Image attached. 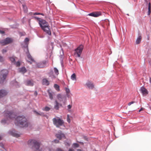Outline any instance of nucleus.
Masks as SVG:
<instances>
[{"instance_id": "f257e3e1", "label": "nucleus", "mask_w": 151, "mask_h": 151, "mask_svg": "<svg viewBox=\"0 0 151 151\" xmlns=\"http://www.w3.org/2000/svg\"><path fill=\"white\" fill-rule=\"evenodd\" d=\"M4 114V116L6 117V119H3L1 121V123L4 124L8 123L11 120H13L16 116L14 113L9 111H5Z\"/></svg>"}, {"instance_id": "f03ea898", "label": "nucleus", "mask_w": 151, "mask_h": 151, "mask_svg": "<svg viewBox=\"0 0 151 151\" xmlns=\"http://www.w3.org/2000/svg\"><path fill=\"white\" fill-rule=\"evenodd\" d=\"M15 124L22 127H27L28 125L27 119L24 116H19L15 118Z\"/></svg>"}, {"instance_id": "7ed1b4c3", "label": "nucleus", "mask_w": 151, "mask_h": 151, "mask_svg": "<svg viewBox=\"0 0 151 151\" xmlns=\"http://www.w3.org/2000/svg\"><path fill=\"white\" fill-rule=\"evenodd\" d=\"M28 143L29 145L33 146L34 151H42V149L40 147V144L36 140H29Z\"/></svg>"}, {"instance_id": "20e7f679", "label": "nucleus", "mask_w": 151, "mask_h": 151, "mask_svg": "<svg viewBox=\"0 0 151 151\" xmlns=\"http://www.w3.org/2000/svg\"><path fill=\"white\" fill-rule=\"evenodd\" d=\"M52 121L54 124L57 127L62 126L64 123L63 121L58 117L53 118Z\"/></svg>"}, {"instance_id": "39448f33", "label": "nucleus", "mask_w": 151, "mask_h": 151, "mask_svg": "<svg viewBox=\"0 0 151 151\" xmlns=\"http://www.w3.org/2000/svg\"><path fill=\"white\" fill-rule=\"evenodd\" d=\"M8 74V71L6 70H3L0 72V83H3L5 81Z\"/></svg>"}, {"instance_id": "423d86ee", "label": "nucleus", "mask_w": 151, "mask_h": 151, "mask_svg": "<svg viewBox=\"0 0 151 151\" xmlns=\"http://www.w3.org/2000/svg\"><path fill=\"white\" fill-rule=\"evenodd\" d=\"M83 48V47L82 45H80L76 49H75L74 55H76L78 57H80Z\"/></svg>"}, {"instance_id": "0eeeda50", "label": "nucleus", "mask_w": 151, "mask_h": 151, "mask_svg": "<svg viewBox=\"0 0 151 151\" xmlns=\"http://www.w3.org/2000/svg\"><path fill=\"white\" fill-rule=\"evenodd\" d=\"M57 98L59 101L63 104H65L66 102V99L65 96L63 95L59 94L57 96Z\"/></svg>"}, {"instance_id": "6e6552de", "label": "nucleus", "mask_w": 151, "mask_h": 151, "mask_svg": "<svg viewBox=\"0 0 151 151\" xmlns=\"http://www.w3.org/2000/svg\"><path fill=\"white\" fill-rule=\"evenodd\" d=\"M34 18L37 19V20L39 21V24L41 27H43L45 26H47L48 25V24L47 22L45 20L42 19H41L38 18L36 17H34Z\"/></svg>"}, {"instance_id": "1a4fd4ad", "label": "nucleus", "mask_w": 151, "mask_h": 151, "mask_svg": "<svg viewBox=\"0 0 151 151\" xmlns=\"http://www.w3.org/2000/svg\"><path fill=\"white\" fill-rule=\"evenodd\" d=\"M13 41V40L12 39L8 37L1 41L0 43L2 45H5L12 43Z\"/></svg>"}, {"instance_id": "9d476101", "label": "nucleus", "mask_w": 151, "mask_h": 151, "mask_svg": "<svg viewBox=\"0 0 151 151\" xmlns=\"http://www.w3.org/2000/svg\"><path fill=\"white\" fill-rule=\"evenodd\" d=\"M85 86L87 88L92 89L94 87V86L93 82L90 81H87L85 85Z\"/></svg>"}, {"instance_id": "9b49d317", "label": "nucleus", "mask_w": 151, "mask_h": 151, "mask_svg": "<svg viewBox=\"0 0 151 151\" xmlns=\"http://www.w3.org/2000/svg\"><path fill=\"white\" fill-rule=\"evenodd\" d=\"M9 134L13 136L18 137L20 136V134L18 133L14 129L10 130L9 132Z\"/></svg>"}, {"instance_id": "f8f14e48", "label": "nucleus", "mask_w": 151, "mask_h": 151, "mask_svg": "<svg viewBox=\"0 0 151 151\" xmlns=\"http://www.w3.org/2000/svg\"><path fill=\"white\" fill-rule=\"evenodd\" d=\"M43 31L47 33L49 35H50L51 34V32L49 29V26L48 25L47 26H45L41 28Z\"/></svg>"}, {"instance_id": "ddd939ff", "label": "nucleus", "mask_w": 151, "mask_h": 151, "mask_svg": "<svg viewBox=\"0 0 151 151\" xmlns=\"http://www.w3.org/2000/svg\"><path fill=\"white\" fill-rule=\"evenodd\" d=\"M56 137L59 140H61L62 138L65 137L64 134L62 133L60 131H59L56 134Z\"/></svg>"}, {"instance_id": "4468645a", "label": "nucleus", "mask_w": 151, "mask_h": 151, "mask_svg": "<svg viewBox=\"0 0 151 151\" xmlns=\"http://www.w3.org/2000/svg\"><path fill=\"white\" fill-rule=\"evenodd\" d=\"M62 104L59 103L58 101L56 100L54 102V108L56 110H58L59 109L60 106H62Z\"/></svg>"}, {"instance_id": "2eb2a0df", "label": "nucleus", "mask_w": 151, "mask_h": 151, "mask_svg": "<svg viewBox=\"0 0 151 151\" xmlns=\"http://www.w3.org/2000/svg\"><path fill=\"white\" fill-rule=\"evenodd\" d=\"M46 63V61H43L42 62L37 63V67L38 68L44 67L45 66Z\"/></svg>"}, {"instance_id": "dca6fc26", "label": "nucleus", "mask_w": 151, "mask_h": 151, "mask_svg": "<svg viewBox=\"0 0 151 151\" xmlns=\"http://www.w3.org/2000/svg\"><path fill=\"white\" fill-rule=\"evenodd\" d=\"M7 93V92L4 90H0V98H2L6 96Z\"/></svg>"}, {"instance_id": "f3484780", "label": "nucleus", "mask_w": 151, "mask_h": 151, "mask_svg": "<svg viewBox=\"0 0 151 151\" xmlns=\"http://www.w3.org/2000/svg\"><path fill=\"white\" fill-rule=\"evenodd\" d=\"M101 15V13L99 12H93L88 14V15L94 17H98Z\"/></svg>"}, {"instance_id": "a211bd4d", "label": "nucleus", "mask_w": 151, "mask_h": 151, "mask_svg": "<svg viewBox=\"0 0 151 151\" xmlns=\"http://www.w3.org/2000/svg\"><path fill=\"white\" fill-rule=\"evenodd\" d=\"M140 91L143 95H146L148 93L147 90L144 87H142L141 88Z\"/></svg>"}, {"instance_id": "6ab92c4d", "label": "nucleus", "mask_w": 151, "mask_h": 151, "mask_svg": "<svg viewBox=\"0 0 151 151\" xmlns=\"http://www.w3.org/2000/svg\"><path fill=\"white\" fill-rule=\"evenodd\" d=\"M25 84L26 85L32 86L34 85V83L32 80H28L26 81Z\"/></svg>"}, {"instance_id": "aec40b11", "label": "nucleus", "mask_w": 151, "mask_h": 151, "mask_svg": "<svg viewBox=\"0 0 151 151\" xmlns=\"http://www.w3.org/2000/svg\"><path fill=\"white\" fill-rule=\"evenodd\" d=\"M142 37L140 35H139L136 41L137 44H139L141 41Z\"/></svg>"}, {"instance_id": "412c9836", "label": "nucleus", "mask_w": 151, "mask_h": 151, "mask_svg": "<svg viewBox=\"0 0 151 151\" xmlns=\"http://www.w3.org/2000/svg\"><path fill=\"white\" fill-rule=\"evenodd\" d=\"M55 95L54 93L52 92H50V91H48V95L50 99L51 100L53 99V96Z\"/></svg>"}, {"instance_id": "4be33fe9", "label": "nucleus", "mask_w": 151, "mask_h": 151, "mask_svg": "<svg viewBox=\"0 0 151 151\" xmlns=\"http://www.w3.org/2000/svg\"><path fill=\"white\" fill-rule=\"evenodd\" d=\"M17 58L14 57H12L10 58V60L11 62L14 64L15 63V61L17 60Z\"/></svg>"}, {"instance_id": "5701e85b", "label": "nucleus", "mask_w": 151, "mask_h": 151, "mask_svg": "<svg viewBox=\"0 0 151 151\" xmlns=\"http://www.w3.org/2000/svg\"><path fill=\"white\" fill-rule=\"evenodd\" d=\"M19 72L23 73H25L27 71V70L24 67H22V68H19Z\"/></svg>"}, {"instance_id": "b1692460", "label": "nucleus", "mask_w": 151, "mask_h": 151, "mask_svg": "<svg viewBox=\"0 0 151 151\" xmlns=\"http://www.w3.org/2000/svg\"><path fill=\"white\" fill-rule=\"evenodd\" d=\"M42 83L43 84L48 85L49 84V81L46 79H44L42 80Z\"/></svg>"}, {"instance_id": "393cba45", "label": "nucleus", "mask_w": 151, "mask_h": 151, "mask_svg": "<svg viewBox=\"0 0 151 151\" xmlns=\"http://www.w3.org/2000/svg\"><path fill=\"white\" fill-rule=\"evenodd\" d=\"M71 79L73 81H76V74L73 73L71 76Z\"/></svg>"}, {"instance_id": "a878e982", "label": "nucleus", "mask_w": 151, "mask_h": 151, "mask_svg": "<svg viewBox=\"0 0 151 151\" xmlns=\"http://www.w3.org/2000/svg\"><path fill=\"white\" fill-rule=\"evenodd\" d=\"M64 144L66 146L69 147L70 145L71 142L70 141L67 140L65 142Z\"/></svg>"}, {"instance_id": "bb28decb", "label": "nucleus", "mask_w": 151, "mask_h": 151, "mask_svg": "<svg viewBox=\"0 0 151 151\" xmlns=\"http://www.w3.org/2000/svg\"><path fill=\"white\" fill-rule=\"evenodd\" d=\"M27 57L30 60L33 61H34L33 59L32 58L31 55L29 54L27 55Z\"/></svg>"}, {"instance_id": "cd10ccee", "label": "nucleus", "mask_w": 151, "mask_h": 151, "mask_svg": "<svg viewBox=\"0 0 151 151\" xmlns=\"http://www.w3.org/2000/svg\"><path fill=\"white\" fill-rule=\"evenodd\" d=\"M29 39L27 38H26L24 41V42L25 43V46L24 47H27V42L29 41Z\"/></svg>"}, {"instance_id": "c85d7f7f", "label": "nucleus", "mask_w": 151, "mask_h": 151, "mask_svg": "<svg viewBox=\"0 0 151 151\" xmlns=\"http://www.w3.org/2000/svg\"><path fill=\"white\" fill-rule=\"evenodd\" d=\"M54 69L55 73L57 76L59 74L58 70V69L56 68H54Z\"/></svg>"}, {"instance_id": "c756f323", "label": "nucleus", "mask_w": 151, "mask_h": 151, "mask_svg": "<svg viewBox=\"0 0 151 151\" xmlns=\"http://www.w3.org/2000/svg\"><path fill=\"white\" fill-rule=\"evenodd\" d=\"M150 13V4L149 3L148 5V14L149 15Z\"/></svg>"}, {"instance_id": "7c9ffc66", "label": "nucleus", "mask_w": 151, "mask_h": 151, "mask_svg": "<svg viewBox=\"0 0 151 151\" xmlns=\"http://www.w3.org/2000/svg\"><path fill=\"white\" fill-rule=\"evenodd\" d=\"M73 146L74 148H77L79 147V145L78 144L74 143L73 144Z\"/></svg>"}, {"instance_id": "2f4dec72", "label": "nucleus", "mask_w": 151, "mask_h": 151, "mask_svg": "<svg viewBox=\"0 0 151 151\" xmlns=\"http://www.w3.org/2000/svg\"><path fill=\"white\" fill-rule=\"evenodd\" d=\"M23 9L24 10V11L25 12H27V8L26 6L24 5H23Z\"/></svg>"}, {"instance_id": "473e14b6", "label": "nucleus", "mask_w": 151, "mask_h": 151, "mask_svg": "<svg viewBox=\"0 0 151 151\" xmlns=\"http://www.w3.org/2000/svg\"><path fill=\"white\" fill-rule=\"evenodd\" d=\"M54 87L57 91L59 90V86L57 84H55L54 85Z\"/></svg>"}, {"instance_id": "72a5a7b5", "label": "nucleus", "mask_w": 151, "mask_h": 151, "mask_svg": "<svg viewBox=\"0 0 151 151\" xmlns=\"http://www.w3.org/2000/svg\"><path fill=\"white\" fill-rule=\"evenodd\" d=\"M36 114L38 115H40L42 116H45V115L43 113L40 112L38 113V112H36Z\"/></svg>"}, {"instance_id": "f704fd0d", "label": "nucleus", "mask_w": 151, "mask_h": 151, "mask_svg": "<svg viewBox=\"0 0 151 151\" xmlns=\"http://www.w3.org/2000/svg\"><path fill=\"white\" fill-rule=\"evenodd\" d=\"M4 59L3 57L1 56H0V62H3L4 61Z\"/></svg>"}, {"instance_id": "c9c22d12", "label": "nucleus", "mask_w": 151, "mask_h": 151, "mask_svg": "<svg viewBox=\"0 0 151 151\" xmlns=\"http://www.w3.org/2000/svg\"><path fill=\"white\" fill-rule=\"evenodd\" d=\"M50 108L48 107H46L45 108L43 109L45 111H48L50 110Z\"/></svg>"}, {"instance_id": "e433bc0d", "label": "nucleus", "mask_w": 151, "mask_h": 151, "mask_svg": "<svg viewBox=\"0 0 151 151\" xmlns=\"http://www.w3.org/2000/svg\"><path fill=\"white\" fill-rule=\"evenodd\" d=\"M67 122L68 123H70V119L69 116L68 115H67Z\"/></svg>"}, {"instance_id": "4c0bfd02", "label": "nucleus", "mask_w": 151, "mask_h": 151, "mask_svg": "<svg viewBox=\"0 0 151 151\" xmlns=\"http://www.w3.org/2000/svg\"><path fill=\"white\" fill-rule=\"evenodd\" d=\"M14 64L16 65L17 66H19L20 65V63L19 61H17L16 63L15 62V63Z\"/></svg>"}, {"instance_id": "58836bf2", "label": "nucleus", "mask_w": 151, "mask_h": 151, "mask_svg": "<svg viewBox=\"0 0 151 151\" xmlns=\"http://www.w3.org/2000/svg\"><path fill=\"white\" fill-rule=\"evenodd\" d=\"M55 151H64L61 148H58L56 149V150H55Z\"/></svg>"}, {"instance_id": "ea45409f", "label": "nucleus", "mask_w": 151, "mask_h": 151, "mask_svg": "<svg viewBox=\"0 0 151 151\" xmlns=\"http://www.w3.org/2000/svg\"><path fill=\"white\" fill-rule=\"evenodd\" d=\"M135 102L134 101H132L129 103L128 104V105L129 106H130V105L131 104H134V103Z\"/></svg>"}, {"instance_id": "a19ab883", "label": "nucleus", "mask_w": 151, "mask_h": 151, "mask_svg": "<svg viewBox=\"0 0 151 151\" xmlns=\"http://www.w3.org/2000/svg\"><path fill=\"white\" fill-rule=\"evenodd\" d=\"M7 52V50L6 49H3L2 50V52L3 53H4Z\"/></svg>"}, {"instance_id": "79ce46f5", "label": "nucleus", "mask_w": 151, "mask_h": 151, "mask_svg": "<svg viewBox=\"0 0 151 151\" xmlns=\"http://www.w3.org/2000/svg\"><path fill=\"white\" fill-rule=\"evenodd\" d=\"M34 15H37V14H41L42 15H43V14H41L40 13H34Z\"/></svg>"}, {"instance_id": "37998d69", "label": "nucleus", "mask_w": 151, "mask_h": 151, "mask_svg": "<svg viewBox=\"0 0 151 151\" xmlns=\"http://www.w3.org/2000/svg\"><path fill=\"white\" fill-rule=\"evenodd\" d=\"M71 107H72V106L71 105H68L67 106L68 109H68H70L71 108Z\"/></svg>"}, {"instance_id": "c03bdc74", "label": "nucleus", "mask_w": 151, "mask_h": 151, "mask_svg": "<svg viewBox=\"0 0 151 151\" xmlns=\"http://www.w3.org/2000/svg\"><path fill=\"white\" fill-rule=\"evenodd\" d=\"M54 142L55 143H58L59 142V141L57 139H55L54 140Z\"/></svg>"}, {"instance_id": "a18cd8bd", "label": "nucleus", "mask_w": 151, "mask_h": 151, "mask_svg": "<svg viewBox=\"0 0 151 151\" xmlns=\"http://www.w3.org/2000/svg\"><path fill=\"white\" fill-rule=\"evenodd\" d=\"M4 145L2 144V143L0 144V147H1L2 148H4Z\"/></svg>"}, {"instance_id": "49530a36", "label": "nucleus", "mask_w": 151, "mask_h": 151, "mask_svg": "<svg viewBox=\"0 0 151 151\" xmlns=\"http://www.w3.org/2000/svg\"><path fill=\"white\" fill-rule=\"evenodd\" d=\"M0 33L1 34H3L4 33V31H1L0 30Z\"/></svg>"}, {"instance_id": "de8ad7c7", "label": "nucleus", "mask_w": 151, "mask_h": 151, "mask_svg": "<svg viewBox=\"0 0 151 151\" xmlns=\"http://www.w3.org/2000/svg\"><path fill=\"white\" fill-rule=\"evenodd\" d=\"M69 91H70V90H69V89H68V88H67L66 89V92L67 93H69Z\"/></svg>"}, {"instance_id": "09e8293b", "label": "nucleus", "mask_w": 151, "mask_h": 151, "mask_svg": "<svg viewBox=\"0 0 151 151\" xmlns=\"http://www.w3.org/2000/svg\"><path fill=\"white\" fill-rule=\"evenodd\" d=\"M74 150L73 149L70 148L69 150L68 151H74Z\"/></svg>"}, {"instance_id": "8fccbe9b", "label": "nucleus", "mask_w": 151, "mask_h": 151, "mask_svg": "<svg viewBox=\"0 0 151 151\" xmlns=\"http://www.w3.org/2000/svg\"><path fill=\"white\" fill-rule=\"evenodd\" d=\"M144 109L143 108H141V109L139 110V112H140L141 111H142V110H143Z\"/></svg>"}, {"instance_id": "3c124183", "label": "nucleus", "mask_w": 151, "mask_h": 151, "mask_svg": "<svg viewBox=\"0 0 151 151\" xmlns=\"http://www.w3.org/2000/svg\"><path fill=\"white\" fill-rule=\"evenodd\" d=\"M37 92L36 91H35L34 93V95L35 96H36L37 95Z\"/></svg>"}, {"instance_id": "603ef678", "label": "nucleus", "mask_w": 151, "mask_h": 151, "mask_svg": "<svg viewBox=\"0 0 151 151\" xmlns=\"http://www.w3.org/2000/svg\"><path fill=\"white\" fill-rule=\"evenodd\" d=\"M84 139L87 141L88 140V138L86 137H84Z\"/></svg>"}, {"instance_id": "864d4df0", "label": "nucleus", "mask_w": 151, "mask_h": 151, "mask_svg": "<svg viewBox=\"0 0 151 151\" xmlns=\"http://www.w3.org/2000/svg\"><path fill=\"white\" fill-rule=\"evenodd\" d=\"M49 150V151H54V150L53 149H50Z\"/></svg>"}, {"instance_id": "5fc2aeb1", "label": "nucleus", "mask_w": 151, "mask_h": 151, "mask_svg": "<svg viewBox=\"0 0 151 151\" xmlns=\"http://www.w3.org/2000/svg\"><path fill=\"white\" fill-rule=\"evenodd\" d=\"M77 142H79L80 144H82V145H83V142H79L78 141H77Z\"/></svg>"}, {"instance_id": "6e6d98bb", "label": "nucleus", "mask_w": 151, "mask_h": 151, "mask_svg": "<svg viewBox=\"0 0 151 151\" xmlns=\"http://www.w3.org/2000/svg\"><path fill=\"white\" fill-rule=\"evenodd\" d=\"M77 151H81V150L80 149H78L77 150Z\"/></svg>"}, {"instance_id": "4d7b16f0", "label": "nucleus", "mask_w": 151, "mask_h": 151, "mask_svg": "<svg viewBox=\"0 0 151 151\" xmlns=\"http://www.w3.org/2000/svg\"><path fill=\"white\" fill-rule=\"evenodd\" d=\"M55 76H52V78H55Z\"/></svg>"}, {"instance_id": "13d9d810", "label": "nucleus", "mask_w": 151, "mask_h": 151, "mask_svg": "<svg viewBox=\"0 0 151 151\" xmlns=\"http://www.w3.org/2000/svg\"><path fill=\"white\" fill-rule=\"evenodd\" d=\"M149 63L151 64V60L149 62Z\"/></svg>"}, {"instance_id": "bf43d9fd", "label": "nucleus", "mask_w": 151, "mask_h": 151, "mask_svg": "<svg viewBox=\"0 0 151 151\" xmlns=\"http://www.w3.org/2000/svg\"><path fill=\"white\" fill-rule=\"evenodd\" d=\"M61 57H63V55H61Z\"/></svg>"}, {"instance_id": "052dcab7", "label": "nucleus", "mask_w": 151, "mask_h": 151, "mask_svg": "<svg viewBox=\"0 0 151 151\" xmlns=\"http://www.w3.org/2000/svg\"><path fill=\"white\" fill-rule=\"evenodd\" d=\"M1 139V137H0V139Z\"/></svg>"}, {"instance_id": "680f3d73", "label": "nucleus", "mask_w": 151, "mask_h": 151, "mask_svg": "<svg viewBox=\"0 0 151 151\" xmlns=\"http://www.w3.org/2000/svg\"><path fill=\"white\" fill-rule=\"evenodd\" d=\"M62 52H63V50H62Z\"/></svg>"}]
</instances>
